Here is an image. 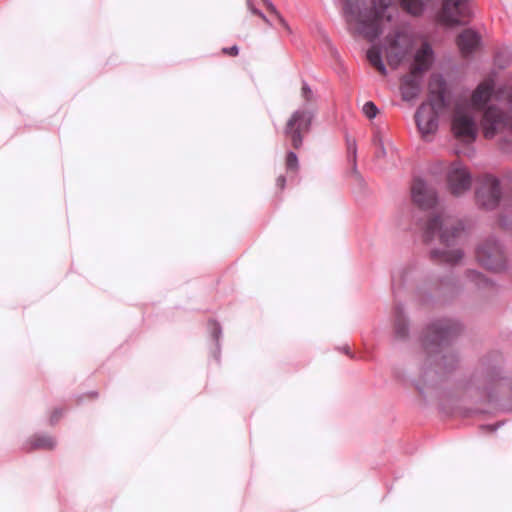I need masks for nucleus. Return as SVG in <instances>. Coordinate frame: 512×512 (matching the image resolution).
<instances>
[{
	"label": "nucleus",
	"instance_id": "1",
	"mask_svg": "<svg viewBox=\"0 0 512 512\" xmlns=\"http://www.w3.org/2000/svg\"><path fill=\"white\" fill-rule=\"evenodd\" d=\"M491 97L498 105H489L484 111V136L493 138L500 132L512 134V85L499 87L494 91V80L489 78L473 91L470 104H457L455 107L451 127L459 141L471 143L476 139L477 125L473 110L483 109Z\"/></svg>",
	"mask_w": 512,
	"mask_h": 512
},
{
	"label": "nucleus",
	"instance_id": "2",
	"mask_svg": "<svg viewBox=\"0 0 512 512\" xmlns=\"http://www.w3.org/2000/svg\"><path fill=\"white\" fill-rule=\"evenodd\" d=\"M461 331L460 322L452 318L434 319L426 326L421 337L425 354L421 368L424 383L433 382L456 368L458 356L449 350V345Z\"/></svg>",
	"mask_w": 512,
	"mask_h": 512
},
{
	"label": "nucleus",
	"instance_id": "3",
	"mask_svg": "<svg viewBox=\"0 0 512 512\" xmlns=\"http://www.w3.org/2000/svg\"><path fill=\"white\" fill-rule=\"evenodd\" d=\"M394 0H344V17L348 24H359L358 32L373 42L383 33L384 21L394 18Z\"/></svg>",
	"mask_w": 512,
	"mask_h": 512
},
{
	"label": "nucleus",
	"instance_id": "4",
	"mask_svg": "<svg viewBox=\"0 0 512 512\" xmlns=\"http://www.w3.org/2000/svg\"><path fill=\"white\" fill-rule=\"evenodd\" d=\"M464 230L462 221L446 213L428 219L424 226V240L430 242L435 236H438L440 243L446 247V249L431 250V259L450 266L457 264L463 258L464 253L459 248H449L458 244Z\"/></svg>",
	"mask_w": 512,
	"mask_h": 512
},
{
	"label": "nucleus",
	"instance_id": "5",
	"mask_svg": "<svg viewBox=\"0 0 512 512\" xmlns=\"http://www.w3.org/2000/svg\"><path fill=\"white\" fill-rule=\"evenodd\" d=\"M403 10L412 16H421L435 11L439 0H399ZM472 16L471 0H442L436 13L437 21L445 26L465 25Z\"/></svg>",
	"mask_w": 512,
	"mask_h": 512
},
{
	"label": "nucleus",
	"instance_id": "6",
	"mask_svg": "<svg viewBox=\"0 0 512 512\" xmlns=\"http://www.w3.org/2000/svg\"><path fill=\"white\" fill-rule=\"evenodd\" d=\"M301 96L306 102L303 107L294 111L286 123L284 134L291 141L295 149H299L303 144V135L308 133L311 128L314 110L308 107V104L314 100V93L307 82H302Z\"/></svg>",
	"mask_w": 512,
	"mask_h": 512
},
{
	"label": "nucleus",
	"instance_id": "7",
	"mask_svg": "<svg viewBox=\"0 0 512 512\" xmlns=\"http://www.w3.org/2000/svg\"><path fill=\"white\" fill-rule=\"evenodd\" d=\"M478 262L494 272L507 268V260L502 244L494 237L487 238L476 250Z\"/></svg>",
	"mask_w": 512,
	"mask_h": 512
},
{
	"label": "nucleus",
	"instance_id": "8",
	"mask_svg": "<svg viewBox=\"0 0 512 512\" xmlns=\"http://www.w3.org/2000/svg\"><path fill=\"white\" fill-rule=\"evenodd\" d=\"M477 203L487 209H495L501 200L502 189L500 180L490 174L482 176L475 192Z\"/></svg>",
	"mask_w": 512,
	"mask_h": 512
},
{
	"label": "nucleus",
	"instance_id": "9",
	"mask_svg": "<svg viewBox=\"0 0 512 512\" xmlns=\"http://www.w3.org/2000/svg\"><path fill=\"white\" fill-rule=\"evenodd\" d=\"M447 184L453 195L460 196L470 190L472 176L462 163L454 162L447 172Z\"/></svg>",
	"mask_w": 512,
	"mask_h": 512
},
{
	"label": "nucleus",
	"instance_id": "10",
	"mask_svg": "<svg viewBox=\"0 0 512 512\" xmlns=\"http://www.w3.org/2000/svg\"><path fill=\"white\" fill-rule=\"evenodd\" d=\"M415 122L422 137L427 139L438 130L439 114L433 112V109L427 104H421L415 113Z\"/></svg>",
	"mask_w": 512,
	"mask_h": 512
},
{
	"label": "nucleus",
	"instance_id": "11",
	"mask_svg": "<svg viewBox=\"0 0 512 512\" xmlns=\"http://www.w3.org/2000/svg\"><path fill=\"white\" fill-rule=\"evenodd\" d=\"M411 195L415 204L421 209L433 208L437 203V193L423 179L415 178L411 187Z\"/></svg>",
	"mask_w": 512,
	"mask_h": 512
},
{
	"label": "nucleus",
	"instance_id": "12",
	"mask_svg": "<svg viewBox=\"0 0 512 512\" xmlns=\"http://www.w3.org/2000/svg\"><path fill=\"white\" fill-rule=\"evenodd\" d=\"M430 96L427 104L428 107L433 109V112L440 114L446 107V81L441 74H434L431 77L430 83Z\"/></svg>",
	"mask_w": 512,
	"mask_h": 512
},
{
	"label": "nucleus",
	"instance_id": "13",
	"mask_svg": "<svg viewBox=\"0 0 512 512\" xmlns=\"http://www.w3.org/2000/svg\"><path fill=\"white\" fill-rule=\"evenodd\" d=\"M423 76L410 69V72L401 79V95L404 101L415 100L422 88Z\"/></svg>",
	"mask_w": 512,
	"mask_h": 512
},
{
	"label": "nucleus",
	"instance_id": "14",
	"mask_svg": "<svg viewBox=\"0 0 512 512\" xmlns=\"http://www.w3.org/2000/svg\"><path fill=\"white\" fill-rule=\"evenodd\" d=\"M435 61V53L428 42H423L421 47L418 48L414 54V64L411 66V70L423 74L431 69Z\"/></svg>",
	"mask_w": 512,
	"mask_h": 512
},
{
	"label": "nucleus",
	"instance_id": "15",
	"mask_svg": "<svg viewBox=\"0 0 512 512\" xmlns=\"http://www.w3.org/2000/svg\"><path fill=\"white\" fill-rule=\"evenodd\" d=\"M386 43L398 62L405 58L410 43L404 32L397 30L393 34L388 35Z\"/></svg>",
	"mask_w": 512,
	"mask_h": 512
},
{
	"label": "nucleus",
	"instance_id": "16",
	"mask_svg": "<svg viewBox=\"0 0 512 512\" xmlns=\"http://www.w3.org/2000/svg\"><path fill=\"white\" fill-rule=\"evenodd\" d=\"M480 35L472 29H466L457 37V45L464 56H469L480 44Z\"/></svg>",
	"mask_w": 512,
	"mask_h": 512
},
{
	"label": "nucleus",
	"instance_id": "17",
	"mask_svg": "<svg viewBox=\"0 0 512 512\" xmlns=\"http://www.w3.org/2000/svg\"><path fill=\"white\" fill-rule=\"evenodd\" d=\"M395 338L398 340H405L409 333L408 322L404 316V308L402 305H397L395 308Z\"/></svg>",
	"mask_w": 512,
	"mask_h": 512
},
{
	"label": "nucleus",
	"instance_id": "18",
	"mask_svg": "<svg viewBox=\"0 0 512 512\" xmlns=\"http://www.w3.org/2000/svg\"><path fill=\"white\" fill-rule=\"evenodd\" d=\"M414 268L412 266H399L392 272V288L395 291L404 286L412 277Z\"/></svg>",
	"mask_w": 512,
	"mask_h": 512
},
{
	"label": "nucleus",
	"instance_id": "19",
	"mask_svg": "<svg viewBox=\"0 0 512 512\" xmlns=\"http://www.w3.org/2000/svg\"><path fill=\"white\" fill-rule=\"evenodd\" d=\"M367 59L369 63L375 67L382 75H387V68L382 60L381 49L376 46H372L367 51Z\"/></svg>",
	"mask_w": 512,
	"mask_h": 512
},
{
	"label": "nucleus",
	"instance_id": "20",
	"mask_svg": "<svg viewBox=\"0 0 512 512\" xmlns=\"http://www.w3.org/2000/svg\"><path fill=\"white\" fill-rule=\"evenodd\" d=\"M30 443L33 449H52L56 445L55 439L45 434L35 435Z\"/></svg>",
	"mask_w": 512,
	"mask_h": 512
},
{
	"label": "nucleus",
	"instance_id": "21",
	"mask_svg": "<svg viewBox=\"0 0 512 512\" xmlns=\"http://www.w3.org/2000/svg\"><path fill=\"white\" fill-rule=\"evenodd\" d=\"M466 277L479 288L487 287L492 284L489 279L476 270H468L466 272Z\"/></svg>",
	"mask_w": 512,
	"mask_h": 512
},
{
	"label": "nucleus",
	"instance_id": "22",
	"mask_svg": "<svg viewBox=\"0 0 512 512\" xmlns=\"http://www.w3.org/2000/svg\"><path fill=\"white\" fill-rule=\"evenodd\" d=\"M439 289L444 293L454 294L458 292L459 287L456 278L452 274L442 278L439 283Z\"/></svg>",
	"mask_w": 512,
	"mask_h": 512
},
{
	"label": "nucleus",
	"instance_id": "23",
	"mask_svg": "<svg viewBox=\"0 0 512 512\" xmlns=\"http://www.w3.org/2000/svg\"><path fill=\"white\" fill-rule=\"evenodd\" d=\"M347 141V150H348V157L350 161L352 162V169L355 174H358L357 171V145L356 141L354 139H346Z\"/></svg>",
	"mask_w": 512,
	"mask_h": 512
},
{
	"label": "nucleus",
	"instance_id": "24",
	"mask_svg": "<svg viewBox=\"0 0 512 512\" xmlns=\"http://www.w3.org/2000/svg\"><path fill=\"white\" fill-rule=\"evenodd\" d=\"M362 111L367 118L373 119L379 110L372 101H368L363 105Z\"/></svg>",
	"mask_w": 512,
	"mask_h": 512
},
{
	"label": "nucleus",
	"instance_id": "25",
	"mask_svg": "<svg viewBox=\"0 0 512 512\" xmlns=\"http://www.w3.org/2000/svg\"><path fill=\"white\" fill-rule=\"evenodd\" d=\"M299 162L295 152L289 151L286 156V167L288 170L296 171L298 169Z\"/></svg>",
	"mask_w": 512,
	"mask_h": 512
},
{
	"label": "nucleus",
	"instance_id": "26",
	"mask_svg": "<svg viewBox=\"0 0 512 512\" xmlns=\"http://www.w3.org/2000/svg\"><path fill=\"white\" fill-rule=\"evenodd\" d=\"M208 326H209L212 337L216 341V346L219 349V339L222 334V329H221L220 325L215 321H210L208 323Z\"/></svg>",
	"mask_w": 512,
	"mask_h": 512
},
{
	"label": "nucleus",
	"instance_id": "27",
	"mask_svg": "<svg viewBox=\"0 0 512 512\" xmlns=\"http://www.w3.org/2000/svg\"><path fill=\"white\" fill-rule=\"evenodd\" d=\"M264 4L266 5V7L269 9V11L273 14L276 15V17L279 19V22L285 27L288 29V24L287 22L285 21V19L279 14V12L277 11L275 5L270 1V0H267L266 2H264Z\"/></svg>",
	"mask_w": 512,
	"mask_h": 512
},
{
	"label": "nucleus",
	"instance_id": "28",
	"mask_svg": "<svg viewBox=\"0 0 512 512\" xmlns=\"http://www.w3.org/2000/svg\"><path fill=\"white\" fill-rule=\"evenodd\" d=\"M246 4H247V7L249 9V11L255 15H258L259 17H261L263 19L264 22H266L267 24L271 25L269 19L265 16V14L263 12H261L259 9H257L252 0H246Z\"/></svg>",
	"mask_w": 512,
	"mask_h": 512
},
{
	"label": "nucleus",
	"instance_id": "29",
	"mask_svg": "<svg viewBox=\"0 0 512 512\" xmlns=\"http://www.w3.org/2000/svg\"><path fill=\"white\" fill-rule=\"evenodd\" d=\"M501 425H502V423L498 422L496 424L483 425V426H481V429L483 431L495 432Z\"/></svg>",
	"mask_w": 512,
	"mask_h": 512
},
{
	"label": "nucleus",
	"instance_id": "30",
	"mask_svg": "<svg viewBox=\"0 0 512 512\" xmlns=\"http://www.w3.org/2000/svg\"><path fill=\"white\" fill-rule=\"evenodd\" d=\"M62 415L61 409H55L50 417V423L55 424Z\"/></svg>",
	"mask_w": 512,
	"mask_h": 512
},
{
	"label": "nucleus",
	"instance_id": "31",
	"mask_svg": "<svg viewBox=\"0 0 512 512\" xmlns=\"http://www.w3.org/2000/svg\"><path fill=\"white\" fill-rule=\"evenodd\" d=\"M223 52L227 53L229 55H232V56H236L239 53V48H238V46L234 45L230 48H224Z\"/></svg>",
	"mask_w": 512,
	"mask_h": 512
},
{
	"label": "nucleus",
	"instance_id": "32",
	"mask_svg": "<svg viewBox=\"0 0 512 512\" xmlns=\"http://www.w3.org/2000/svg\"><path fill=\"white\" fill-rule=\"evenodd\" d=\"M286 179L284 176H279L277 178L276 184L279 188L283 189L285 187Z\"/></svg>",
	"mask_w": 512,
	"mask_h": 512
},
{
	"label": "nucleus",
	"instance_id": "33",
	"mask_svg": "<svg viewBox=\"0 0 512 512\" xmlns=\"http://www.w3.org/2000/svg\"><path fill=\"white\" fill-rule=\"evenodd\" d=\"M501 58H502V54L498 53V54H497V56H496L495 61H496V64H497L499 67L503 68V67H505V63H506V62H503V63H502Z\"/></svg>",
	"mask_w": 512,
	"mask_h": 512
},
{
	"label": "nucleus",
	"instance_id": "34",
	"mask_svg": "<svg viewBox=\"0 0 512 512\" xmlns=\"http://www.w3.org/2000/svg\"><path fill=\"white\" fill-rule=\"evenodd\" d=\"M380 146L381 147H380V150L378 152V156H380V155L384 156L386 154V151H385V148H384L383 143L381 141H380Z\"/></svg>",
	"mask_w": 512,
	"mask_h": 512
},
{
	"label": "nucleus",
	"instance_id": "35",
	"mask_svg": "<svg viewBox=\"0 0 512 512\" xmlns=\"http://www.w3.org/2000/svg\"><path fill=\"white\" fill-rule=\"evenodd\" d=\"M417 388H418V390H419V392H420L421 394H423V393H424V390H423V388H422V387L418 386Z\"/></svg>",
	"mask_w": 512,
	"mask_h": 512
},
{
	"label": "nucleus",
	"instance_id": "36",
	"mask_svg": "<svg viewBox=\"0 0 512 512\" xmlns=\"http://www.w3.org/2000/svg\"><path fill=\"white\" fill-rule=\"evenodd\" d=\"M344 351H345V353H349V349L347 346L344 348Z\"/></svg>",
	"mask_w": 512,
	"mask_h": 512
},
{
	"label": "nucleus",
	"instance_id": "37",
	"mask_svg": "<svg viewBox=\"0 0 512 512\" xmlns=\"http://www.w3.org/2000/svg\"><path fill=\"white\" fill-rule=\"evenodd\" d=\"M262 1H263V3H264V2H266L267 0H262Z\"/></svg>",
	"mask_w": 512,
	"mask_h": 512
}]
</instances>
